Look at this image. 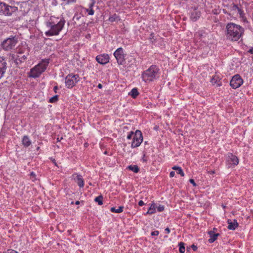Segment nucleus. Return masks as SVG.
Masks as SVG:
<instances>
[{
  "instance_id": "obj_35",
  "label": "nucleus",
  "mask_w": 253,
  "mask_h": 253,
  "mask_svg": "<svg viewBox=\"0 0 253 253\" xmlns=\"http://www.w3.org/2000/svg\"><path fill=\"white\" fill-rule=\"evenodd\" d=\"M189 182L193 184V186H195L196 185V183L195 182V181L193 179H190Z\"/></svg>"
},
{
  "instance_id": "obj_25",
  "label": "nucleus",
  "mask_w": 253,
  "mask_h": 253,
  "mask_svg": "<svg viewBox=\"0 0 253 253\" xmlns=\"http://www.w3.org/2000/svg\"><path fill=\"white\" fill-rule=\"evenodd\" d=\"M120 20V18L119 16H118L116 14H114L111 16H110L109 18V21L110 22H117Z\"/></svg>"
},
{
  "instance_id": "obj_10",
  "label": "nucleus",
  "mask_w": 253,
  "mask_h": 253,
  "mask_svg": "<svg viewBox=\"0 0 253 253\" xmlns=\"http://www.w3.org/2000/svg\"><path fill=\"white\" fill-rule=\"evenodd\" d=\"M239 164V159L232 153H228L226 159V166L228 168H234Z\"/></svg>"
},
{
  "instance_id": "obj_40",
  "label": "nucleus",
  "mask_w": 253,
  "mask_h": 253,
  "mask_svg": "<svg viewBox=\"0 0 253 253\" xmlns=\"http://www.w3.org/2000/svg\"><path fill=\"white\" fill-rule=\"evenodd\" d=\"M165 231L167 234H169L170 232V230L169 228L167 227L165 229Z\"/></svg>"
},
{
  "instance_id": "obj_15",
  "label": "nucleus",
  "mask_w": 253,
  "mask_h": 253,
  "mask_svg": "<svg viewBox=\"0 0 253 253\" xmlns=\"http://www.w3.org/2000/svg\"><path fill=\"white\" fill-rule=\"evenodd\" d=\"M7 68V63L3 57H0V80L3 77Z\"/></svg>"
},
{
  "instance_id": "obj_27",
  "label": "nucleus",
  "mask_w": 253,
  "mask_h": 253,
  "mask_svg": "<svg viewBox=\"0 0 253 253\" xmlns=\"http://www.w3.org/2000/svg\"><path fill=\"white\" fill-rule=\"evenodd\" d=\"M103 196L99 195L94 199V201L97 202L99 205L101 206L103 204Z\"/></svg>"
},
{
  "instance_id": "obj_18",
  "label": "nucleus",
  "mask_w": 253,
  "mask_h": 253,
  "mask_svg": "<svg viewBox=\"0 0 253 253\" xmlns=\"http://www.w3.org/2000/svg\"><path fill=\"white\" fill-rule=\"evenodd\" d=\"M95 4V1H92L88 5V8H83L84 11L87 13L88 15H93L94 13V11L93 9V7Z\"/></svg>"
},
{
  "instance_id": "obj_16",
  "label": "nucleus",
  "mask_w": 253,
  "mask_h": 253,
  "mask_svg": "<svg viewBox=\"0 0 253 253\" xmlns=\"http://www.w3.org/2000/svg\"><path fill=\"white\" fill-rule=\"evenodd\" d=\"M216 231H217V229L213 228L212 230L209 231L208 234L210 236V238L208 241L210 243H213L219 235V233H216L215 232Z\"/></svg>"
},
{
  "instance_id": "obj_42",
  "label": "nucleus",
  "mask_w": 253,
  "mask_h": 253,
  "mask_svg": "<svg viewBox=\"0 0 253 253\" xmlns=\"http://www.w3.org/2000/svg\"><path fill=\"white\" fill-rule=\"evenodd\" d=\"M211 82L212 83H216V81H215V79H214V77H213L211 80Z\"/></svg>"
},
{
  "instance_id": "obj_22",
  "label": "nucleus",
  "mask_w": 253,
  "mask_h": 253,
  "mask_svg": "<svg viewBox=\"0 0 253 253\" xmlns=\"http://www.w3.org/2000/svg\"><path fill=\"white\" fill-rule=\"evenodd\" d=\"M172 169L176 171L177 173L180 174L181 176H184V173L180 167L174 166L172 168Z\"/></svg>"
},
{
  "instance_id": "obj_43",
  "label": "nucleus",
  "mask_w": 253,
  "mask_h": 253,
  "mask_svg": "<svg viewBox=\"0 0 253 253\" xmlns=\"http://www.w3.org/2000/svg\"><path fill=\"white\" fill-rule=\"evenodd\" d=\"M98 88H102V85L101 84H99L97 85Z\"/></svg>"
},
{
  "instance_id": "obj_47",
  "label": "nucleus",
  "mask_w": 253,
  "mask_h": 253,
  "mask_svg": "<svg viewBox=\"0 0 253 253\" xmlns=\"http://www.w3.org/2000/svg\"><path fill=\"white\" fill-rule=\"evenodd\" d=\"M31 175H35V173L33 172H31Z\"/></svg>"
},
{
  "instance_id": "obj_23",
  "label": "nucleus",
  "mask_w": 253,
  "mask_h": 253,
  "mask_svg": "<svg viewBox=\"0 0 253 253\" xmlns=\"http://www.w3.org/2000/svg\"><path fill=\"white\" fill-rule=\"evenodd\" d=\"M124 207L123 206H120L118 209H116L115 207H111L110 211L112 212L119 213L123 211Z\"/></svg>"
},
{
  "instance_id": "obj_11",
  "label": "nucleus",
  "mask_w": 253,
  "mask_h": 253,
  "mask_svg": "<svg viewBox=\"0 0 253 253\" xmlns=\"http://www.w3.org/2000/svg\"><path fill=\"white\" fill-rule=\"evenodd\" d=\"M244 81L239 74L235 75L230 81V86L234 89L240 87L243 84Z\"/></svg>"
},
{
  "instance_id": "obj_19",
  "label": "nucleus",
  "mask_w": 253,
  "mask_h": 253,
  "mask_svg": "<svg viewBox=\"0 0 253 253\" xmlns=\"http://www.w3.org/2000/svg\"><path fill=\"white\" fill-rule=\"evenodd\" d=\"M200 16L201 13L199 11H198L196 10H194L191 14L190 18L193 21H196L200 17Z\"/></svg>"
},
{
  "instance_id": "obj_14",
  "label": "nucleus",
  "mask_w": 253,
  "mask_h": 253,
  "mask_svg": "<svg viewBox=\"0 0 253 253\" xmlns=\"http://www.w3.org/2000/svg\"><path fill=\"white\" fill-rule=\"evenodd\" d=\"M95 59L98 63L105 65L109 62L110 57L108 54L103 53L97 55Z\"/></svg>"
},
{
  "instance_id": "obj_30",
  "label": "nucleus",
  "mask_w": 253,
  "mask_h": 253,
  "mask_svg": "<svg viewBox=\"0 0 253 253\" xmlns=\"http://www.w3.org/2000/svg\"><path fill=\"white\" fill-rule=\"evenodd\" d=\"M58 98V96L56 95L51 98H50L49 102L50 103H55L57 101Z\"/></svg>"
},
{
  "instance_id": "obj_31",
  "label": "nucleus",
  "mask_w": 253,
  "mask_h": 253,
  "mask_svg": "<svg viewBox=\"0 0 253 253\" xmlns=\"http://www.w3.org/2000/svg\"><path fill=\"white\" fill-rule=\"evenodd\" d=\"M134 135V133L133 131H131L128 133L126 138L127 139L130 140L132 137H133Z\"/></svg>"
},
{
  "instance_id": "obj_41",
  "label": "nucleus",
  "mask_w": 253,
  "mask_h": 253,
  "mask_svg": "<svg viewBox=\"0 0 253 253\" xmlns=\"http://www.w3.org/2000/svg\"><path fill=\"white\" fill-rule=\"evenodd\" d=\"M192 248L194 251H196L197 249V247L196 246H195L194 245H192Z\"/></svg>"
},
{
  "instance_id": "obj_2",
  "label": "nucleus",
  "mask_w": 253,
  "mask_h": 253,
  "mask_svg": "<svg viewBox=\"0 0 253 253\" xmlns=\"http://www.w3.org/2000/svg\"><path fill=\"white\" fill-rule=\"evenodd\" d=\"M244 29L241 25L230 22L226 26V39L231 42H237L243 36Z\"/></svg>"
},
{
  "instance_id": "obj_26",
  "label": "nucleus",
  "mask_w": 253,
  "mask_h": 253,
  "mask_svg": "<svg viewBox=\"0 0 253 253\" xmlns=\"http://www.w3.org/2000/svg\"><path fill=\"white\" fill-rule=\"evenodd\" d=\"M129 94L131 95L132 98H135L138 95L139 92L136 88H133L131 89Z\"/></svg>"
},
{
  "instance_id": "obj_20",
  "label": "nucleus",
  "mask_w": 253,
  "mask_h": 253,
  "mask_svg": "<svg viewBox=\"0 0 253 253\" xmlns=\"http://www.w3.org/2000/svg\"><path fill=\"white\" fill-rule=\"evenodd\" d=\"M22 142V144L24 145V147H29L32 144L31 141L30 140L29 137L27 135H25L23 136Z\"/></svg>"
},
{
  "instance_id": "obj_37",
  "label": "nucleus",
  "mask_w": 253,
  "mask_h": 253,
  "mask_svg": "<svg viewBox=\"0 0 253 253\" xmlns=\"http://www.w3.org/2000/svg\"><path fill=\"white\" fill-rule=\"evenodd\" d=\"M248 52L250 53L251 54H253L252 59L253 60V47L251 48L248 50Z\"/></svg>"
},
{
  "instance_id": "obj_39",
  "label": "nucleus",
  "mask_w": 253,
  "mask_h": 253,
  "mask_svg": "<svg viewBox=\"0 0 253 253\" xmlns=\"http://www.w3.org/2000/svg\"><path fill=\"white\" fill-rule=\"evenodd\" d=\"M51 160L52 162H53V163L54 164V165L56 167H58L57 164L56 162V160L54 159H52V158H51Z\"/></svg>"
},
{
  "instance_id": "obj_48",
  "label": "nucleus",
  "mask_w": 253,
  "mask_h": 253,
  "mask_svg": "<svg viewBox=\"0 0 253 253\" xmlns=\"http://www.w3.org/2000/svg\"><path fill=\"white\" fill-rule=\"evenodd\" d=\"M104 154H107V152L105 151V152H104Z\"/></svg>"
},
{
  "instance_id": "obj_38",
  "label": "nucleus",
  "mask_w": 253,
  "mask_h": 253,
  "mask_svg": "<svg viewBox=\"0 0 253 253\" xmlns=\"http://www.w3.org/2000/svg\"><path fill=\"white\" fill-rule=\"evenodd\" d=\"M138 205L140 207L143 206L144 205V203L143 201L141 200L138 202Z\"/></svg>"
},
{
  "instance_id": "obj_36",
  "label": "nucleus",
  "mask_w": 253,
  "mask_h": 253,
  "mask_svg": "<svg viewBox=\"0 0 253 253\" xmlns=\"http://www.w3.org/2000/svg\"><path fill=\"white\" fill-rule=\"evenodd\" d=\"M175 175V172L174 171H171L169 173V176L170 177H173Z\"/></svg>"
},
{
  "instance_id": "obj_5",
  "label": "nucleus",
  "mask_w": 253,
  "mask_h": 253,
  "mask_svg": "<svg viewBox=\"0 0 253 253\" xmlns=\"http://www.w3.org/2000/svg\"><path fill=\"white\" fill-rule=\"evenodd\" d=\"M223 11L225 14H228L230 18L233 19H236L239 16L242 18L244 17V13L241 6L234 3L230 4L227 9H223Z\"/></svg>"
},
{
  "instance_id": "obj_17",
  "label": "nucleus",
  "mask_w": 253,
  "mask_h": 253,
  "mask_svg": "<svg viewBox=\"0 0 253 253\" xmlns=\"http://www.w3.org/2000/svg\"><path fill=\"white\" fill-rule=\"evenodd\" d=\"M228 223V229L229 230H235L239 226V224L237 221L235 219L232 221L230 219H228L227 221Z\"/></svg>"
},
{
  "instance_id": "obj_9",
  "label": "nucleus",
  "mask_w": 253,
  "mask_h": 253,
  "mask_svg": "<svg viewBox=\"0 0 253 253\" xmlns=\"http://www.w3.org/2000/svg\"><path fill=\"white\" fill-rule=\"evenodd\" d=\"M17 40L15 37L7 38L2 43V47L5 50H10L15 47Z\"/></svg>"
},
{
  "instance_id": "obj_3",
  "label": "nucleus",
  "mask_w": 253,
  "mask_h": 253,
  "mask_svg": "<svg viewBox=\"0 0 253 253\" xmlns=\"http://www.w3.org/2000/svg\"><path fill=\"white\" fill-rule=\"evenodd\" d=\"M160 69L156 65H151L142 74V80L145 83H150L159 77Z\"/></svg>"
},
{
  "instance_id": "obj_7",
  "label": "nucleus",
  "mask_w": 253,
  "mask_h": 253,
  "mask_svg": "<svg viewBox=\"0 0 253 253\" xmlns=\"http://www.w3.org/2000/svg\"><path fill=\"white\" fill-rule=\"evenodd\" d=\"M78 75L70 74L65 78V85L68 88H73L79 81Z\"/></svg>"
},
{
  "instance_id": "obj_28",
  "label": "nucleus",
  "mask_w": 253,
  "mask_h": 253,
  "mask_svg": "<svg viewBox=\"0 0 253 253\" xmlns=\"http://www.w3.org/2000/svg\"><path fill=\"white\" fill-rule=\"evenodd\" d=\"M179 251L180 253H184L185 252V247L184 243L183 242H180L178 244Z\"/></svg>"
},
{
  "instance_id": "obj_1",
  "label": "nucleus",
  "mask_w": 253,
  "mask_h": 253,
  "mask_svg": "<svg viewBox=\"0 0 253 253\" xmlns=\"http://www.w3.org/2000/svg\"><path fill=\"white\" fill-rule=\"evenodd\" d=\"M65 22V20L63 17H51L46 22V26L48 28V30L45 32V36L50 37L58 35L63 29Z\"/></svg>"
},
{
  "instance_id": "obj_34",
  "label": "nucleus",
  "mask_w": 253,
  "mask_h": 253,
  "mask_svg": "<svg viewBox=\"0 0 253 253\" xmlns=\"http://www.w3.org/2000/svg\"><path fill=\"white\" fill-rule=\"evenodd\" d=\"M5 253H18L14 250H8Z\"/></svg>"
},
{
  "instance_id": "obj_6",
  "label": "nucleus",
  "mask_w": 253,
  "mask_h": 253,
  "mask_svg": "<svg viewBox=\"0 0 253 253\" xmlns=\"http://www.w3.org/2000/svg\"><path fill=\"white\" fill-rule=\"evenodd\" d=\"M17 10L15 6H12L8 4L0 1V15L9 16Z\"/></svg>"
},
{
  "instance_id": "obj_4",
  "label": "nucleus",
  "mask_w": 253,
  "mask_h": 253,
  "mask_svg": "<svg viewBox=\"0 0 253 253\" xmlns=\"http://www.w3.org/2000/svg\"><path fill=\"white\" fill-rule=\"evenodd\" d=\"M49 63V59H42L38 65L31 69L30 77L34 78L39 77L45 71Z\"/></svg>"
},
{
  "instance_id": "obj_29",
  "label": "nucleus",
  "mask_w": 253,
  "mask_h": 253,
  "mask_svg": "<svg viewBox=\"0 0 253 253\" xmlns=\"http://www.w3.org/2000/svg\"><path fill=\"white\" fill-rule=\"evenodd\" d=\"M62 3V4H70L75 3L77 0H60Z\"/></svg>"
},
{
  "instance_id": "obj_45",
  "label": "nucleus",
  "mask_w": 253,
  "mask_h": 253,
  "mask_svg": "<svg viewBox=\"0 0 253 253\" xmlns=\"http://www.w3.org/2000/svg\"><path fill=\"white\" fill-rule=\"evenodd\" d=\"M144 157H145V155H144V156H143V157L142 158V160H143V162H146V160L144 159Z\"/></svg>"
},
{
  "instance_id": "obj_46",
  "label": "nucleus",
  "mask_w": 253,
  "mask_h": 253,
  "mask_svg": "<svg viewBox=\"0 0 253 253\" xmlns=\"http://www.w3.org/2000/svg\"><path fill=\"white\" fill-rule=\"evenodd\" d=\"M75 204L76 205H79L80 204V202L79 201H77L76 202Z\"/></svg>"
},
{
  "instance_id": "obj_32",
  "label": "nucleus",
  "mask_w": 253,
  "mask_h": 253,
  "mask_svg": "<svg viewBox=\"0 0 253 253\" xmlns=\"http://www.w3.org/2000/svg\"><path fill=\"white\" fill-rule=\"evenodd\" d=\"M156 208L159 212H162L164 211L165 206L164 205H160L159 206L156 207Z\"/></svg>"
},
{
  "instance_id": "obj_33",
  "label": "nucleus",
  "mask_w": 253,
  "mask_h": 253,
  "mask_svg": "<svg viewBox=\"0 0 253 253\" xmlns=\"http://www.w3.org/2000/svg\"><path fill=\"white\" fill-rule=\"evenodd\" d=\"M151 234L152 236H158L159 234V231L158 230L153 231L151 232Z\"/></svg>"
},
{
  "instance_id": "obj_8",
  "label": "nucleus",
  "mask_w": 253,
  "mask_h": 253,
  "mask_svg": "<svg viewBox=\"0 0 253 253\" xmlns=\"http://www.w3.org/2000/svg\"><path fill=\"white\" fill-rule=\"evenodd\" d=\"M143 136L141 131L136 130L133 137V141L131 144L132 148H136L140 145L143 141Z\"/></svg>"
},
{
  "instance_id": "obj_13",
  "label": "nucleus",
  "mask_w": 253,
  "mask_h": 253,
  "mask_svg": "<svg viewBox=\"0 0 253 253\" xmlns=\"http://www.w3.org/2000/svg\"><path fill=\"white\" fill-rule=\"evenodd\" d=\"M72 178L77 184L80 188L84 187V181L81 174L75 172L72 175Z\"/></svg>"
},
{
  "instance_id": "obj_12",
  "label": "nucleus",
  "mask_w": 253,
  "mask_h": 253,
  "mask_svg": "<svg viewBox=\"0 0 253 253\" xmlns=\"http://www.w3.org/2000/svg\"><path fill=\"white\" fill-rule=\"evenodd\" d=\"M114 56L119 65H124L125 64V55L123 49L122 47H119L116 50L114 53Z\"/></svg>"
},
{
  "instance_id": "obj_21",
  "label": "nucleus",
  "mask_w": 253,
  "mask_h": 253,
  "mask_svg": "<svg viewBox=\"0 0 253 253\" xmlns=\"http://www.w3.org/2000/svg\"><path fill=\"white\" fill-rule=\"evenodd\" d=\"M156 207L155 203H152L150 205V207L149 208L148 211L145 214V215L146 214H152L155 213L156 212Z\"/></svg>"
},
{
  "instance_id": "obj_24",
  "label": "nucleus",
  "mask_w": 253,
  "mask_h": 253,
  "mask_svg": "<svg viewBox=\"0 0 253 253\" xmlns=\"http://www.w3.org/2000/svg\"><path fill=\"white\" fill-rule=\"evenodd\" d=\"M129 170L132 171L135 173H137L139 172L140 169L139 168L137 165H130L128 166L127 168Z\"/></svg>"
},
{
  "instance_id": "obj_44",
  "label": "nucleus",
  "mask_w": 253,
  "mask_h": 253,
  "mask_svg": "<svg viewBox=\"0 0 253 253\" xmlns=\"http://www.w3.org/2000/svg\"><path fill=\"white\" fill-rule=\"evenodd\" d=\"M58 89V86H55L54 87V90L55 91V92H56V90Z\"/></svg>"
}]
</instances>
